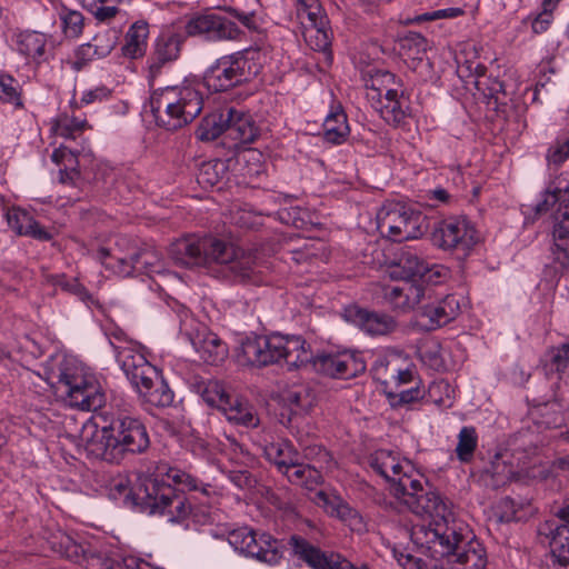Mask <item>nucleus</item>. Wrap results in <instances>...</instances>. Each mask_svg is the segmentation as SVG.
I'll return each instance as SVG.
<instances>
[{
	"label": "nucleus",
	"instance_id": "dca6fc26",
	"mask_svg": "<svg viewBox=\"0 0 569 569\" xmlns=\"http://www.w3.org/2000/svg\"><path fill=\"white\" fill-rule=\"evenodd\" d=\"M234 550L268 565H276L283 555V543L269 533H257L248 527L234 529L228 535Z\"/></svg>",
	"mask_w": 569,
	"mask_h": 569
},
{
	"label": "nucleus",
	"instance_id": "0eeeda50",
	"mask_svg": "<svg viewBox=\"0 0 569 569\" xmlns=\"http://www.w3.org/2000/svg\"><path fill=\"white\" fill-rule=\"evenodd\" d=\"M150 446L146 425L137 417L118 416L87 442L89 457L119 463L127 453H142Z\"/></svg>",
	"mask_w": 569,
	"mask_h": 569
},
{
	"label": "nucleus",
	"instance_id": "69168bd1",
	"mask_svg": "<svg viewBox=\"0 0 569 569\" xmlns=\"http://www.w3.org/2000/svg\"><path fill=\"white\" fill-rule=\"evenodd\" d=\"M310 39H315L313 49L318 51H326L330 44V37L326 27H315L308 30Z\"/></svg>",
	"mask_w": 569,
	"mask_h": 569
},
{
	"label": "nucleus",
	"instance_id": "20e7f679",
	"mask_svg": "<svg viewBox=\"0 0 569 569\" xmlns=\"http://www.w3.org/2000/svg\"><path fill=\"white\" fill-rule=\"evenodd\" d=\"M366 462L389 483L393 497L411 512L425 517L426 512L445 511L442 498L431 490L409 460L400 459L399 455L391 450L380 449L370 453Z\"/></svg>",
	"mask_w": 569,
	"mask_h": 569
},
{
	"label": "nucleus",
	"instance_id": "09e8293b",
	"mask_svg": "<svg viewBox=\"0 0 569 569\" xmlns=\"http://www.w3.org/2000/svg\"><path fill=\"white\" fill-rule=\"evenodd\" d=\"M168 478L172 479L174 483L182 485L191 491H200L203 496L209 497L212 487L209 483L199 481L196 477L179 470L170 469Z\"/></svg>",
	"mask_w": 569,
	"mask_h": 569
},
{
	"label": "nucleus",
	"instance_id": "f03ea898",
	"mask_svg": "<svg viewBox=\"0 0 569 569\" xmlns=\"http://www.w3.org/2000/svg\"><path fill=\"white\" fill-rule=\"evenodd\" d=\"M106 490L110 499L121 500L124 507L166 517L172 523L188 526L189 519L200 521L191 499L158 477H139L132 485L128 475L118 473L109 478Z\"/></svg>",
	"mask_w": 569,
	"mask_h": 569
},
{
	"label": "nucleus",
	"instance_id": "2eb2a0df",
	"mask_svg": "<svg viewBox=\"0 0 569 569\" xmlns=\"http://www.w3.org/2000/svg\"><path fill=\"white\" fill-rule=\"evenodd\" d=\"M478 241L477 230L463 216H451L435 222L431 230L432 244L443 251L467 253Z\"/></svg>",
	"mask_w": 569,
	"mask_h": 569
},
{
	"label": "nucleus",
	"instance_id": "e433bc0d",
	"mask_svg": "<svg viewBox=\"0 0 569 569\" xmlns=\"http://www.w3.org/2000/svg\"><path fill=\"white\" fill-rule=\"evenodd\" d=\"M478 445V436L473 427L461 428L458 435L456 453L460 462L468 463L472 460Z\"/></svg>",
	"mask_w": 569,
	"mask_h": 569
},
{
	"label": "nucleus",
	"instance_id": "052dcab7",
	"mask_svg": "<svg viewBox=\"0 0 569 569\" xmlns=\"http://www.w3.org/2000/svg\"><path fill=\"white\" fill-rule=\"evenodd\" d=\"M83 6L99 22H110L120 12L117 6L97 4L96 2L84 3Z\"/></svg>",
	"mask_w": 569,
	"mask_h": 569
},
{
	"label": "nucleus",
	"instance_id": "a18cd8bd",
	"mask_svg": "<svg viewBox=\"0 0 569 569\" xmlns=\"http://www.w3.org/2000/svg\"><path fill=\"white\" fill-rule=\"evenodd\" d=\"M401 54L421 60V54L427 51L428 41L418 32H408L399 42Z\"/></svg>",
	"mask_w": 569,
	"mask_h": 569
},
{
	"label": "nucleus",
	"instance_id": "4be33fe9",
	"mask_svg": "<svg viewBox=\"0 0 569 569\" xmlns=\"http://www.w3.org/2000/svg\"><path fill=\"white\" fill-rule=\"evenodd\" d=\"M288 543L292 548L293 553L306 561L312 569H353L349 561L340 560L339 556H327L300 536H291Z\"/></svg>",
	"mask_w": 569,
	"mask_h": 569
},
{
	"label": "nucleus",
	"instance_id": "8fccbe9b",
	"mask_svg": "<svg viewBox=\"0 0 569 569\" xmlns=\"http://www.w3.org/2000/svg\"><path fill=\"white\" fill-rule=\"evenodd\" d=\"M546 366L557 372L566 370L569 366V340L547 351Z\"/></svg>",
	"mask_w": 569,
	"mask_h": 569
},
{
	"label": "nucleus",
	"instance_id": "aec40b11",
	"mask_svg": "<svg viewBox=\"0 0 569 569\" xmlns=\"http://www.w3.org/2000/svg\"><path fill=\"white\" fill-rule=\"evenodd\" d=\"M184 40L186 36L174 29L163 30L159 34L149 63L151 79L160 76L162 68L167 63H171L179 58Z\"/></svg>",
	"mask_w": 569,
	"mask_h": 569
},
{
	"label": "nucleus",
	"instance_id": "f257e3e1",
	"mask_svg": "<svg viewBox=\"0 0 569 569\" xmlns=\"http://www.w3.org/2000/svg\"><path fill=\"white\" fill-rule=\"evenodd\" d=\"M43 375L44 378L34 372L28 373V380L32 383L28 392L33 400L31 406L37 410L50 403L51 389L70 407L81 410L96 411L106 402L99 381L72 358L63 355L51 357L43 366Z\"/></svg>",
	"mask_w": 569,
	"mask_h": 569
},
{
	"label": "nucleus",
	"instance_id": "423d86ee",
	"mask_svg": "<svg viewBox=\"0 0 569 569\" xmlns=\"http://www.w3.org/2000/svg\"><path fill=\"white\" fill-rule=\"evenodd\" d=\"M233 356L242 367L262 368L283 362L292 370L308 362L310 349L301 336L251 335L240 339Z\"/></svg>",
	"mask_w": 569,
	"mask_h": 569
},
{
	"label": "nucleus",
	"instance_id": "2f4dec72",
	"mask_svg": "<svg viewBox=\"0 0 569 569\" xmlns=\"http://www.w3.org/2000/svg\"><path fill=\"white\" fill-rule=\"evenodd\" d=\"M148 34V23L142 20L136 21L126 34V44L122 47L123 54L131 59L142 57L146 52Z\"/></svg>",
	"mask_w": 569,
	"mask_h": 569
},
{
	"label": "nucleus",
	"instance_id": "79ce46f5",
	"mask_svg": "<svg viewBox=\"0 0 569 569\" xmlns=\"http://www.w3.org/2000/svg\"><path fill=\"white\" fill-rule=\"evenodd\" d=\"M286 401L289 403L292 412H307L315 402L316 396L307 387H299L287 392Z\"/></svg>",
	"mask_w": 569,
	"mask_h": 569
},
{
	"label": "nucleus",
	"instance_id": "4c0bfd02",
	"mask_svg": "<svg viewBox=\"0 0 569 569\" xmlns=\"http://www.w3.org/2000/svg\"><path fill=\"white\" fill-rule=\"evenodd\" d=\"M493 515L499 522L520 521L526 516L523 503L516 502L510 497H505L497 502Z\"/></svg>",
	"mask_w": 569,
	"mask_h": 569
},
{
	"label": "nucleus",
	"instance_id": "0e129e2a",
	"mask_svg": "<svg viewBox=\"0 0 569 569\" xmlns=\"http://www.w3.org/2000/svg\"><path fill=\"white\" fill-rule=\"evenodd\" d=\"M463 14V10L461 8H447L439 9L432 12H427L420 16H417L413 21L422 22V21H432L438 19H453Z\"/></svg>",
	"mask_w": 569,
	"mask_h": 569
},
{
	"label": "nucleus",
	"instance_id": "6ab92c4d",
	"mask_svg": "<svg viewBox=\"0 0 569 569\" xmlns=\"http://www.w3.org/2000/svg\"><path fill=\"white\" fill-rule=\"evenodd\" d=\"M117 266L110 264L120 276L129 277L137 273H162L164 263L161 253L151 247L141 248L128 257L117 259Z\"/></svg>",
	"mask_w": 569,
	"mask_h": 569
},
{
	"label": "nucleus",
	"instance_id": "393cba45",
	"mask_svg": "<svg viewBox=\"0 0 569 569\" xmlns=\"http://www.w3.org/2000/svg\"><path fill=\"white\" fill-rule=\"evenodd\" d=\"M7 222L11 230L19 236H28L39 241H50L53 237L23 209L12 208L8 210Z\"/></svg>",
	"mask_w": 569,
	"mask_h": 569
},
{
	"label": "nucleus",
	"instance_id": "13d9d810",
	"mask_svg": "<svg viewBox=\"0 0 569 569\" xmlns=\"http://www.w3.org/2000/svg\"><path fill=\"white\" fill-rule=\"evenodd\" d=\"M385 262V253L378 242H368L361 250V263L375 268Z\"/></svg>",
	"mask_w": 569,
	"mask_h": 569
},
{
	"label": "nucleus",
	"instance_id": "b1692460",
	"mask_svg": "<svg viewBox=\"0 0 569 569\" xmlns=\"http://www.w3.org/2000/svg\"><path fill=\"white\" fill-rule=\"evenodd\" d=\"M228 116L231 117L228 122L227 137L234 141L236 147L253 143L260 136V129L250 114L237 110L233 107H229Z\"/></svg>",
	"mask_w": 569,
	"mask_h": 569
},
{
	"label": "nucleus",
	"instance_id": "7c9ffc66",
	"mask_svg": "<svg viewBox=\"0 0 569 569\" xmlns=\"http://www.w3.org/2000/svg\"><path fill=\"white\" fill-rule=\"evenodd\" d=\"M263 455L269 462L276 466L280 473L287 471L288 466L299 458L298 451L288 440L266 445Z\"/></svg>",
	"mask_w": 569,
	"mask_h": 569
},
{
	"label": "nucleus",
	"instance_id": "e2e57ef3",
	"mask_svg": "<svg viewBox=\"0 0 569 569\" xmlns=\"http://www.w3.org/2000/svg\"><path fill=\"white\" fill-rule=\"evenodd\" d=\"M392 555L403 569H428L427 563L421 558L413 557L402 550L393 548Z\"/></svg>",
	"mask_w": 569,
	"mask_h": 569
},
{
	"label": "nucleus",
	"instance_id": "f3484780",
	"mask_svg": "<svg viewBox=\"0 0 569 569\" xmlns=\"http://www.w3.org/2000/svg\"><path fill=\"white\" fill-rule=\"evenodd\" d=\"M184 36L200 37L206 41L237 40L242 31L236 22L217 13H196L184 24Z\"/></svg>",
	"mask_w": 569,
	"mask_h": 569
},
{
	"label": "nucleus",
	"instance_id": "338daca9",
	"mask_svg": "<svg viewBox=\"0 0 569 569\" xmlns=\"http://www.w3.org/2000/svg\"><path fill=\"white\" fill-rule=\"evenodd\" d=\"M229 479L240 489L251 488L254 483V479L248 470H231Z\"/></svg>",
	"mask_w": 569,
	"mask_h": 569
},
{
	"label": "nucleus",
	"instance_id": "1a4fd4ad",
	"mask_svg": "<svg viewBox=\"0 0 569 569\" xmlns=\"http://www.w3.org/2000/svg\"><path fill=\"white\" fill-rule=\"evenodd\" d=\"M116 359L121 370L138 392L142 402L157 408H168L174 401V392L162 372L152 366L132 345H114Z\"/></svg>",
	"mask_w": 569,
	"mask_h": 569
},
{
	"label": "nucleus",
	"instance_id": "5fc2aeb1",
	"mask_svg": "<svg viewBox=\"0 0 569 569\" xmlns=\"http://www.w3.org/2000/svg\"><path fill=\"white\" fill-rule=\"evenodd\" d=\"M425 390L419 386H415L399 392H388V399L392 407L412 403L422 399Z\"/></svg>",
	"mask_w": 569,
	"mask_h": 569
},
{
	"label": "nucleus",
	"instance_id": "c9c22d12",
	"mask_svg": "<svg viewBox=\"0 0 569 569\" xmlns=\"http://www.w3.org/2000/svg\"><path fill=\"white\" fill-rule=\"evenodd\" d=\"M227 166L222 160H212L201 164L197 181L204 188L217 186L226 176Z\"/></svg>",
	"mask_w": 569,
	"mask_h": 569
},
{
	"label": "nucleus",
	"instance_id": "473e14b6",
	"mask_svg": "<svg viewBox=\"0 0 569 569\" xmlns=\"http://www.w3.org/2000/svg\"><path fill=\"white\" fill-rule=\"evenodd\" d=\"M358 326L369 336H382L392 330L393 321L386 315L358 309Z\"/></svg>",
	"mask_w": 569,
	"mask_h": 569
},
{
	"label": "nucleus",
	"instance_id": "bf43d9fd",
	"mask_svg": "<svg viewBox=\"0 0 569 569\" xmlns=\"http://www.w3.org/2000/svg\"><path fill=\"white\" fill-rule=\"evenodd\" d=\"M543 11L539 13L532 21V30L535 33H542L548 30L552 21V10L555 8L553 0H543Z\"/></svg>",
	"mask_w": 569,
	"mask_h": 569
},
{
	"label": "nucleus",
	"instance_id": "ea45409f",
	"mask_svg": "<svg viewBox=\"0 0 569 569\" xmlns=\"http://www.w3.org/2000/svg\"><path fill=\"white\" fill-rule=\"evenodd\" d=\"M46 37L40 32H26L20 34L18 50L20 53L33 59L40 58L44 53Z\"/></svg>",
	"mask_w": 569,
	"mask_h": 569
},
{
	"label": "nucleus",
	"instance_id": "39448f33",
	"mask_svg": "<svg viewBox=\"0 0 569 569\" xmlns=\"http://www.w3.org/2000/svg\"><path fill=\"white\" fill-rule=\"evenodd\" d=\"M169 253L182 267L217 266L224 277L234 282H250L254 277L256 262L250 253L213 237L179 239L171 244Z\"/></svg>",
	"mask_w": 569,
	"mask_h": 569
},
{
	"label": "nucleus",
	"instance_id": "a211bd4d",
	"mask_svg": "<svg viewBox=\"0 0 569 569\" xmlns=\"http://www.w3.org/2000/svg\"><path fill=\"white\" fill-rule=\"evenodd\" d=\"M382 297L393 310L408 312L416 307L421 309L425 301L431 300L433 289L416 281H403L383 286Z\"/></svg>",
	"mask_w": 569,
	"mask_h": 569
},
{
	"label": "nucleus",
	"instance_id": "a878e982",
	"mask_svg": "<svg viewBox=\"0 0 569 569\" xmlns=\"http://www.w3.org/2000/svg\"><path fill=\"white\" fill-rule=\"evenodd\" d=\"M550 547V569H569V527L548 525Z\"/></svg>",
	"mask_w": 569,
	"mask_h": 569
},
{
	"label": "nucleus",
	"instance_id": "72a5a7b5",
	"mask_svg": "<svg viewBox=\"0 0 569 569\" xmlns=\"http://www.w3.org/2000/svg\"><path fill=\"white\" fill-rule=\"evenodd\" d=\"M323 129L327 141L341 143L349 131L346 113L342 110L329 113L325 119Z\"/></svg>",
	"mask_w": 569,
	"mask_h": 569
},
{
	"label": "nucleus",
	"instance_id": "de8ad7c7",
	"mask_svg": "<svg viewBox=\"0 0 569 569\" xmlns=\"http://www.w3.org/2000/svg\"><path fill=\"white\" fill-rule=\"evenodd\" d=\"M425 263L426 260L410 249L402 250L396 262L402 269L405 277H418L421 270H425Z\"/></svg>",
	"mask_w": 569,
	"mask_h": 569
},
{
	"label": "nucleus",
	"instance_id": "864d4df0",
	"mask_svg": "<svg viewBox=\"0 0 569 569\" xmlns=\"http://www.w3.org/2000/svg\"><path fill=\"white\" fill-rule=\"evenodd\" d=\"M488 472H490L493 479V485L497 487L500 485H505L507 481L511 480L516 475L513 467L507 465V462L505 460H501L499 457H497L496 460L491 462Z\"/></svg>",
	"mask_w": 569,
	"mask_h": 569
},
{
	"label": "nucleus",
	"instance_id": "774afa93",
	"mask_svg": "<svg viewBox=\"0 0 569 569\" xmlns=\"http://www.w3.org/2000/svg\"><path fill=\"white\" fill-rule=\"evenodd\" d=\"M111 91L106 87H98L92 90L83 92L80 103L90 104L96 101H103L109 98Z\"/></svg>",
	"mask_w": 569,
	"mask_h": 569
},
{
	"label": "nucleus",
	"instance_id": "5701e85b",
	"mask_svg": "<svg viewBox=\"0 0 569 569\" xmlns=\"http://www.w3.org/2000/svg\"><path fill=\"white\" fill-rule=\"evenodd\" d=\"M355 358V352H328L321 351L312 355L310 351V359L302 368H311L317 373L331 377L342 378L348 373L349 359Z\"/></svg>",
	"mask_w": 569,
	"mask_h": 569
},
{
	"label": "nucleus",
	"instance_id": "bb28decb",
	"mask_svg": "<svg viewBox=\"0 0 569 569\" xmlns=\"http://www.w3.org/2000/svg\"><path fill=\"white\" fill-rule=\"evenodd\" d=\"M192 343L200 359L208 365H221L229 353L227 343L213 332H208L202 337H198V339Z\"/></svg>",
	"mask_w": 569,
	"mask_h": 569
},
{
	"label": "nucleus",
	"instance_id": "7ed1b4c3",
	"mask_svg": "<svg viewBox=\"0 0 569 569\" xmlns=\"http://www.w3.org/2000/svg\"><path fill=\"white\" fill-rule=\"evenodd\" d=\"M445 511H430L425 516L431 518L429 526H415L412 540L441 556H453L460 569H485L487 555L483 546L469 537L468 528L453 517L450 507L443 501Z\"/></svg>",
	"mask_w": 569,
	"mask_h": 569
},
{
	"label": "nucleus",
	"instance_id": "4468645a",
	"mask_svg": "<svg viewBox=\"0 0 569 569\" xmlns=\"http://www.w3.org/2000/svg\"><path fill=\"white\" fill-rule=\"evenodd\" d=\"M51 549L61 557L83 566L86 569H124L128 557L121 559L108 558L104 553L92 548L88 542H77L64 532H58L49 539Z\"/></svg>",
	"mask_w": 569,
	"mask_h": 569
},
{
	"label": "nucleus",
	"instance_id": "c756f323",
	"mask_svg": "<svg viewBox=\"0 0 569 569\" xmlns=\"http://www.w3.org/2000/svg\"><path fill=\"white\" fill-rule=\"evenodd\" d=\"M230 117L228 116V108L206 116L196 131L197 138L201 141H213L222 133L227 134Z\"/></svg>",
	"mask_w": 569,
	"mask_h": 569
},
{
	"label": "nucleus",
	"instance_id": "4d7b16f0",
	"mask_svg": "<svg viewBox=\"0 0 569 569\" xmlns=\"http://www.w3.org/2000/svg\"><path fill=\"white\" fill-rule=\"evenodd\" d=\"M569 158V137L557 140L547 151L546 159L549 166L559 167Z\"/></svg>",
	"mask_w": 569,
	"mask_h": 569
},
{
	"label": "nucleus",
	"instance_id": "f8f14e48",
	"mask_svg": "<svg viewBox=\"0 0 569 569\" xmlns=\"http://www.w3.org/2000/svg\"><path fill=\"white\" fill-rule=\"evenodd\" d=\"M377 228L393 241L421 238L428 231V219L412 204L388 202L377 212Z\"/></svg>",
	"mask_w": 569,
	"mask_h": 569
},
{
	"label": "nucleus",
	"instance_id": "37998d69",
	"mask_svg": "<svg viewBox=\"0 0 569 569\" xmlns=\"http://www.w3.org/2000/svg\"><path fill=\"white\" fill-rule=\"evenodd\" d=\"M423 269L425 270H421L419 273L418 280L415 281L432 289H435V286L446 282L450 277L449 269L443 264L426 261Z\"/></svg>",
	"mask_w": 569,
	"mask_h": 569
},
{
	"label": "nucleus",
	"instance_id": "412c9836",
	"mask_svg": "<svg viewBox=\"0 0 569 569\" xmlns=\"http://www.w3.org/2000/svg\"><path fill=\"white\" fill-rule=\"evenodd\" d=\"M420 312L421 317L427 319L426 328L435 330L458 317L460 313V301L455 295L439 298L433 289V298L422 303Z\"/></svg>",
	"mask_w": 569,
	"mask_h": 569
},
{
	"label": "nucleus",
	"instance_id": "a19ab883",
	"mask_svg": "<svg viewBox=\"0 0 569 569\" xmlns=\"http://www.w3.org/2000/svg\"><path fill=\"white\" fill-rule=\"evenodd\" d=\"M297 13L300 18L306 16L311 28L327 26V18L319 0H297Z\"/></svg>",
	"mask_w": 569,
	"mask_h": 569
},
{
	"label": "nucleus",
	"instance_id": "cd10ccee",
	"mask_svg": "<svg viewBox=\"0 0 569 569\" xmlns=\"http://www.w3.org/2000/svg\"><path fill=\"white\" fill-rule=\"evenodd\" d=\"M228 421L246 428H256L259 425V417L253 407L247 401L238 397H230L228 402L221 410Z\"/></svg>",
	"mask_w": 569,
	"mask_h": 569
},
{
	"label": "nucleus",
	"instance_id": "c85d7f7f",
	"mask_svg": "<svg viewBox=\"0 0 569 569\" xmlns=\"http://www.w3.org/2000/svg\"><path fill=\"white\" fill-rule=\"evenodd\" d=\"M281 473L286 476L292 485L301 486L310 491L315 490L323 481L321 472L316 467L300 462L299 458L288 466L287 471H282Z\"/></svg>",
	"mask_w": 569,
	"mask_h": 569
},
{
	"label": "nucleus",
	"instance_id": "f704fd0d",
	"mask_svg": "<svg viewBox=\"0 0 569 569\" xmlns=\"http://www.w3.org/2000/svg\"><path fill=\"white\" fill-rule=\"evenodd\" d=\"M198 391L209 406L217 407L220 410L223 409L224 402H228L231 397L227 393L222 383L217 380L199 382Z\"/></svg>",
	"mask_w": 569,
	"mask_h": 569
},
{
	"label": "nucleus",
	"instance_id": "9d476101",
	"mask_svg": "<svg viewBox=\"0 0 569 569\" xmlns=\"http://www.w3.org/2000/svg\"><path fill=\"white\" fill-rule=\"evenodd\" d=\"M366 102L389 124L398 126L408 116L402 84L390 71L367 67L361 71Z\"/></svg>",
	"mask_w": 569,
	"mask_h": 569
},
{
	"label": "nucleus",
	"instance_id": "3c124183",
	"mask_svg": "<svg viewBox=\"0 0 569 569\" xmlns=\"http://www.w3.org/2000/svg\"><path fill=\"white\" fill-rule=\"evenodd\" d=\"M87 127L86 119H79L77 117L61 116L56 122L57 134L74 139L76 133L83 131Z\"/></svg>",
	"mask_w": 569,
	"mask_h": 569
},
{
	"label": "nucleus",
	"instance_id": "680f3d73",
	"mask_svg": "<svg viewBox=\"0 0 569 569\" xmlns=\"http://www.w3.org/2000/svg\"><path fill=\"white\" fill-rule=\"evenodd\" d=\"M112 49L113 44L108 42L101 48V51H98V48L89 42L82 44L78 49L77 57L81 60H92L94 58L101 59L107 57L112 51Z\"/></svg>",
	"mask_w": 569,
	"mask_h": 569
},
{
	"label": "nucleus",
	"instance_id": "58836bf2",
	"mask_svg": "<svg viewBox=\"0 0 569 569\" xmlns=\"http://www.w3.org/2000/svg\"><path fill=\"white\" fill-rule=\"evenodd\" d=\"M0 101L10 103L16 108L23 107L19 81L6 72H0Z\"/></svg>",
	"mask_w": 569,
	"mask_h": 569
},
{
	"label": "nucleus",
	"instance_id": "6e6552de",
	"mask_svg": "<svg viewBox=\"0 0 569 569\" xmlns=\"http://www.w3.org/2000/svg\"><path fill=\"white\" fill-rule=\"evenodd\" d=\"M150 109L158 127L176 131L191 123L201 113L203 96L197 82L184 79L179 84L153 90Z\"/></svg>",
	"mask_w": 569,
	"mask_h": 569
},
{
	"label": "nucleus",
	"instance_id": "603ef678",
	"mask_svg": "<svg viewBox=\"0 0 569 569\" xmlns=\"http://www.w3.org/2000/svg\"><path fill=\"white\" fill-rule=\"evenodd\" d=\"M53 284L62 290L70 292L78 297L81 301H89L92 299L86 287L78 281L77 278H68L66 274H57L53 278Z\"/></svg>",
	"mask_w": 569,
	"mask_h": 569
},
{
	"label": "nucleus",
	"instance_id": "6e6d98bb",
	"mask_svg": "<svg viewBox=\"0 0 569 569\" xmlns=\"http://www.w3.org/2000/svg\"><path fill=\"white\" fill-rule=\"evenodd\" d=\"M51 160L60 168L79 171L78 153L64 146L54 149L51 154Z\"/></svg>",
	"mask_w": 569,
	"mask_h": 569
},
{
	"label": "nucleus",
	"instance_id": "c03bdc74",
	"mask_svg": "<svg viewBox=\"0 0 569 569\" xmlns=\"http://www.w3.org/2000/svg\"><path fill=\"white\" fill-rule=\"evenodd\" d=\"M312 501L325 509L331 516H336L345 520L350 515V508L343 503L338 497L330 498L325 491L319 490L312 497Z\"/></svg>",
	"mask_w": 569,
	"mask_h": 569
},
{
	"label": "nucleus",
	"instance_id": "49530a36",
	"mask_svg": "<svg viewBox=\"0 0 569 569\" xmlns=\"http://www.w3.org/2000/svg\"><path fill=\"white\" fill-rule=\"evenodd\" d=\"M59 18L67 37L78 38L82 33L84 17L80 11L62 8Z\"/></svg>",
	"mask_w": 569,
	"mask_h": 569
},
{
	"label": "nucleus",
	"instance_id": "9b49d317",
	"mask_svg": "<svg viewBox=\"0 0 569 569\" xmlns=\"http://www.w3.org/2000/svg\"><path fill=\"white\" fill-rule=\"evenodd\" d=\"M260 56L259 49L248 48L218 58L203 74L204 86L213 92L241 86L260 73Z\"/></svg>",
	"mask_w": 569,
	"mask_h": 569
},
{
	"label": "nucleus",
	"instance_id": "ddd939ff",
	"mask_svg": "<svg viewBox=\"0 0 569 569\" xmlns=\"http://www.w3.org/2000/svg\"><path fill=\"white\" fill-rule=\"evenodd\" d=\"M556 201L559 202V207L551 232L550 253L551 268L557 276L569 270V187L565 190L546 192L543 201L537 204L536 211L538 213L545 212Z\"/></svg>",
	"mask_w": 569,
	"mask_h": 569
}]
</instances>
